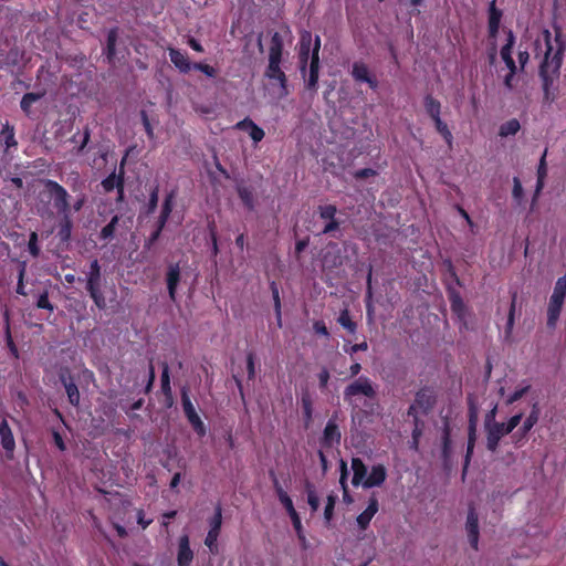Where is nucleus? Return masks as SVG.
<instances>
[{"instance_id":"f257e3e1","label":"nucleus","mask_w":566,"mask_h":566,"mask_svg":"<svg viewBox=\"0 0 566 566\" xmlns=\"http://www.w3.org/2000/svg\"><path fill=\"white\" fill-rule=\"evenodd\" d=\"M546 51L544 60L539 65V76L543 81V90L546 97H548L549 87L553 84V75H558L563 64L564 52L566 50V41L559 29L555 31L554 40L548 30L543 33Z\"/></svg>"},{"instance_id":"f03ea898","label":"nucleus","mask_w":566,"mask_h":566,"mask_svg":"<svg viewBox=\"0 0 566 566\" xmlns=\"http://www.w3.org/2000/svg\"><path fill=\"white\" fill-rule=\"evenodd\" d=\"M40 182L43 188L40 190L38 198L48 212L52 213L49 208L50 205H52L59 216L71 212L70 195L63 186L52 179H41Z\"/></svg>"},{"instance_id":"7ed1b4c3","label":"nucleus","mask_w":566,"mask_h":566,"mask_svg":"<svg viewBox=\"0 0 566 566\" xmlns=\"http://www.w3.org/2000/svg\"><path fill=\"white\" fill-rule=\"evenodd\" d=\"M85 282V289L94 305L101 311L105 310L107 307V303L102 290V269L97 259L91 261L90 269L86 272Z\"/></svg>"},{"instance_id":"20e7f679","label":"nucleus","mask_w":566,"mask_h":566,"mask_svg":"<svg viewBox=\"0 0 566 566\" xmlns=\"http://www.w3.org/2000/svg\"><path fill=\"white\" fill-rule=\"evenodd\" d=\"M438 392L432 385L420 387L416 394L413 402L408 407L407 416H427L437 403Z\"/></svg>"},{"instance_id":"39448f33","label":"nucleus","mask_w":566,"mask_h":566,"mask_svg":"<svg viewBox=\"0 0 566 566\" xmlns=\"http://www.w3.org/2000/svg\"><path fill=\"white\" fill-rule=\"evenodd\" d=\"M423 107L426 114L433 122L436 130L441 135L443 140L449 147H452L453 135L446 122L441 118V102L433 97L431 94H427L423 97Z\"/></svg>"},{"instance_id":"423d86ee","label":"nucleus","mask_w":566,"mask_h":566,"mask_svg":"<svg viewBox=\"0 0 566 566\" xmlns=\"http://www.w3.org/2000/svg\"><path fill=\"white\" fill-rule=\"evenodd\" d=\"M364 396L367 399H376L377 392L371 382V380L366 376H360L349 385H347L344 389V400L356 409L358 405L356 403V397Z\"/></svg>"},{"instance_id":"0eeeda50","label":"nucleus","mask_w":566,"mask_h":566,"mask_svg":"<svg viewBox=\"0 0 566 566\" xmlns=\"http://www.w3.org/2000/svg\"><path fill=\"white\" fill-rule=\"evenodd\" d=\"M282 60H268L264 76L270 81L272 86L279 87V96L286 97L290 94L287 85V76L281 67Z\"/></svg>"},{"instance_id":"6e6552de","label":"nucleus","mask_w":566,"mask_h":566,"mask_svg":"<svg viewBox=\"0 0 566 566\" xmlns=\"http://www.w3.org/2000/svg\"><path fill=\"white\" fill-rule=\"evenodd\" d=\"M181 405L184 409L185 417L187 418L188 422L195 430V432L203 437L206 434V426L199 415L197 413L193 403L190 400L189 397V389L185 386L181 388Z\"/></svg>"},{"instance_id":"1a4fd4ad","label":"nucleus","mask_w":566,"mask_h":566,"mask_svg":"<svg viewBox=\"0 0 566 566\" xmlns=\"http://www.w3.org/2000/svg\"><path fill=\"white\" fill-rule=\"evenodd\" d=\"M495 410H491L486 415L485 419V431H486V447L491 451H495L500 440L505 436L509 434L504 428L503 422H496L494 421Z\"/></svg>"},{"instance_id":"9d476101","label":"nucleus","mask_w":566,"mask_h":566,"mask_svg":"<svg viewBox=\"0 0 566 566\" xmlns=\"http://www.w3.org/2000/svg\"><path fill=\"white\" fill-rule=\"evenodd\" d=\"M319 51H321V38L315 35L314 46L312 49L311 62L308 67V76L305 82L306 90L316 93L318 88V76H319Z\"/></svg>"},{"instance_id":"9b49d317","label":"nucleus","mask_w":566,"mask_h":566,"mask_svg":"<svg viewBox=\"0 0 566 566\" xmlns=\"http://www.w3.org/2000/svg\"><path fill=\"white\" fill-rule=\"evenodd\" d=\"M318 216L326 223L322 229V234H333L340 228V222L336 219L337 208L335 205L318 206Z\"/></svg>"},{"instance_id":"f8f14e48","label":"nucleus","mask_w":566,"mask_h":566,"mask_svg":"<svg viewBox=\"0 0 566 566\" xmlns=\"http://www.w3.org/2000/svg\"><path fill=\"white\" fill-rule=\"evenodd\" d=\"M465 530L468 533V539L470 543V546L478 551L479 548V517L478 513L475 511V507L473 505L469 506L468 516H467V523H465Z\"/></svg>"},{"instance_id":"ddd939ff","label":"nucleus","mask_w":566,"mask_h":566,"mask_svg":"<svg viewBox=\"0 0 566 566\" xmlns=\"http://www.w3.org/2000/svg\"><path fill=\"white\" fill-rule=\"evenodd\" d=\"M160 391L164 396L163 405L165 408L170 409L175 405V398L170 385L169 366L167 361L161 363V376H160Z\"/></svg>"},{"instance_id":"4468645a","label":"nucleus","mask_w":566,"mask_h":566,"mask_svg":"<svg viewBox=\"0 0 566 566\" xmlns=\"http://www.w3.org/2000/svg\"><path fill=\"white\" fill-rule=\"evenodd\" d=\"M350 74L356 82L367 83L374 91L378 88L376 76L369 72L368 66L364 62H354Z\"/></svg>"},{"instance_id":"2eb2a0df","label":"nucleus","mask_w":566,"mask_h":566,"mask_svg":"<svg viewBox=\"0 0 566 566\" xmlns=\"http://www.w3.org/2000/svg\"><path fill=\"white\" fill-rule=\"evenodd\" d=\"M340 442V431L336 421L331 418L323 431V437L321 439L322 448H333L334 446L339 444Z\"/></svg>"},{"instance_id":"dca6fc26","label":"nucleus","mask_w":566,"mask_h":566,"mask_svg":"<svg viewBox=\"0 0 566 566\" xmlns=\"http://www.w3.org/2000/svg\"><path fill=\"white\" fill-rule=\"evenodd\" d=\"M193 560V552L190 548V541L187 534L179 537L177 564L178 566H190Z\"/></svg>"},{"instance_id":"f3484780","label":"nucleus","mask_w":566,"mask_h":566,"mask_svg":"<svg viewBox=\"0 0 566 566\" xmlns=\"http://www.w3.org/2000/svg\"><path fill=\"white\" fill-rule=\"evenodd\" d=\"M0 441L2 448L7 452V455L12 457L15 449V441L12 430L9 427L8 420L6 418L0 420Z\"/></svg>"},{"instance_id":"a211bd4d","label":"nucleus","mask_w":566,"mask_h":566,"mask_svg":"<svg viewBox=\"0 0 566 566\" xmlns=\"http://www.w3.org/2000/svg\"><path fill=\"white\" fill-rule=\"evenodd\" d=\"M235 128L248 132L249 136L255 144L260 143L265 136L263 128L258 126L250 117H245L238 122Z\"/></svg>"},{"instance_id":"6ab92c4d","label":"nucleus","mask_w":566,"mask_h":566,"mask_svg":"<svg viewBox=\"0 0 566 566\" xmlns=\"http://www.w3.org/2000/svg\"><path fill=\"white\" fill-rule=\"evenodd\" d=\"M448 298L452 313L460 319L464 321L467 316V306L460 295L454 289H448Z\"/></svg>"},{"instance_id":"aec40b11","label":"nucleus","mask_w":566,"mask_h":566,"mask_svg":"<svg viewBox=\"0 0 566 566\" xmlns=\"http://www.w3.org/2000/svg\"><path fill=\"white\" fill-rule=\"evenodd\" d=\"M180 282V266L178 263L170 264L166 273L168 294L171 301H176L177 286Z\"/></svg>"},{"instance_id":"412c9836","label":"nucleus","mask_w":566,"mask_h":566,"mask_svg":"<svg viewBox=\"0 0 566 566\" xmlns=\"http://www.w3.org/2000/svg\"><path fill=\"white\" fill-rule=\"evenodd\" d=\"M169 59L171 63L181 72V73H188L192 65L189 61V57L186 53L180 51L179 49L169 48L168 49Z\"/></svg>"},{"instance_id":"4be33fe9","label":"nucleus","mask_w":566,"mask_h":566,"mask_svg":"<svg viewBox=\"0 0 566 566\" xmlns=\"http://www.w3.org/2000/svg\"><path fill=\"white\" fill-rule=\"evenodd\" d=\"M379 504L376 497H370L367 507L357 516V524L360 530L365 531L369 524L371 518L378 512Z\"/></svg>"},{"instance_id":"5701e85b","label":"nucleus","mask_w":566,"mask_h":566,"mask_svg":"<svg viewBox=\"0 0 566 566\" xmlns=\"http://www.w3.org/2000/svg\"><path fill=\"white\" fill-rule=\"evenodd\" d=\"M503 12L495 6V0H492L489 6V38L495 39L502 19Z\"/></svg>"},{"instance_id":"b1692460","label":"nucleus","mask_w":566,"mask_h":566,"mask_svg":"<svg viewBox=\"0 0 566 566\" xmlns=\"http://www.w3.org/2000/svg\"><path fill=\"white\" fill-rule=\"evenodd\" d=\"M507 39L506 43L501 49V57L509 70L516 69L515 61L512 56V50L515 44V35L512 30H509L506 32Z\"/></svg>"},{"instance_id":"393cba45","label":"nucleus","mask_w":566,"mask_h":566,"mask_svg":"<svg viewBox=\"0 0 566 566\" xmlns=\"http://www.w3.org/2000/svg\"><path fill=\"white\" fill-rule=\"evenodd\" d=\"M60 380L65 388L69 402L72 406L77 407L80 405V391L73 378L71 376L67 378L64 375H61Z\"/></svg>"},{"instance_id":"a878e982","label":"nucleus","mask_w":566,"mask_h":566,"mask_svg":"<svg viewBox=\"0 0 566 566\" xmlns=\"http://www.w3.org/2000/svg\"><path fill=\"white\" fill-rule=\"evenodd\" d=\"M73 222L71 212L60 214L57 224V237L61 241L67 242L71 239Z\"/></svg>"},{"instance_id":"bb28decb","label":"nucleus","mask_w":566,"mask_h":566,"mask_svg":"<svg viewBox=\"0 0 566 566\" xmlns=\"http://www.w3.org/2000/svg\"><path fill=\"white\" fill-rule=\"evenodd\" d=\"M284 41L279 32H274L270 40L269 59L283 61Z\"/></svg>"},{"instance_id":"cd10ccee","label":"nucleus","mask_w":566,"mask_h":566,"mask_svg":"<svg viewBox=\"0 0 566 566\" xmlns=\"http://www.w3.org/2000/svg\"><path fill=\"white\" fill-rule=\"evenodd\" d=\"M386 479V470L382 464L373 467L370 473L364 481V488H373L380 485Z\"/></svg>"},{"instance_id":"c85d7f7f","label":"nucleus","mask_w":566,"mask_h":566,"mask_svg":"<svg viewBox=\"0 0 566 566\" xmlns=\"http://www.w3.org/2000/svg\"><path fill=\"white\" fill-rule=\"evenodd\" d=\"M541 415V408L537 401H534L532 405V409L527 418L525 419L522 427L518 429L517 432H521L523 437H525L532 428L537 423Z\"/></svg>"},{"instance_id":"c756f323","label":"nucleus","mask_w":566,"mask_h":566,"mask_svg":"<svg viewBox=\"0 0 566 566\" xmlns=\"http://www.w3.org/2000/svg\"><path fill=\"white\" fill-rule=\"evenodd\" d=\"M468 431H469L468 432L469 433L468 451H467L464 460L471 459V453H472L475 437H476V412L473 408L470 409V413H469Z\"/></svg>"},{"instance_id":"7c9ffc66","label":"nucleus","mask_w":566,"mask_h":566,"mask_svg":"<svg viewBox=\"0 0 566 566\" xmlns=\"http://www.w3.org/2000/svg\"><path fill=\"white\" fill-rule=\"evenodd\" d=\"M117 39H118V30H117V28H112L107 33L106 48L104 50V53L106 55L108 63H113L115 60Z\"/></svg>"},{"instance_id":"2f4dec72","label":"nucleus","mask_w":566,"mask_h":566,"mask_svg":"<svg viewBox=\"0 0 566 566\" xmlns=\"http://www.w3.org/2000/svg\"><path fill=\"white\" fill-rule=\"evenodd\" d=\"M566 297V274L558 277L555 283L553 294L551 295L549 302L554 304L563 305Z\"/></svg>"},{"instance_id":"473e14b6","label":"nucleus","mask_w":566,"mask_h":566,"mask_svg":"<svg viewBox=\"0 0 566 566\" xmlns=\"http://www.w3.org/2000/svg\"><path fill=\"white\" fill-rule=\"evenodd\" d=\"M45 95V91H41V92H32V93H25L20 102V107L22 109V112L27 115V116H30L32 111V105L40 101L43 96Z\"/></svg>"},{"instance_id":"72a5a7b5","label":"nucleus","mask_w":566,"mask_h":566,"mask_svg":"<svg viewBox=\"0 0 566 566\" xmlns=\"http://www.w3.org/2000/svg\"><path fill=\"white\" fill-rule=\"evenodd\" d=\"M237 192L243 206L250 211L254 210L255 200L253 189L251 187L240 185L237 187Z\"/></svg>"},{"instance_id":"f704fd0d","label":"nucleus","mask_w":566,"mask_h":566,"mask_svg":"<svg viewBox=\"0 0 566 566\" xmlns=\"http://www.w3.org/2000/svg\"><path fill=\"white\" fill-rule=\"evenodd\" d=\"M270 290H271L272 297H273L276 323H277V326L281 328L282 327L281 297H280L279 285L275 281L270 282Z\"/></svg>"},{"instance_id":"c9c22d12","label":"nucleus","mask_w":566,"mask_h":566,"mask_svg":"<svg viewBox=\"0 0 566 566\" xmlns=\"http://www.w3.org/2000/svg\"><path fill=\"white\" fill-rule=\"evenodd\" d=\"M301 407L303 413V420L307 426L313 419V399L310 392H303L301 397Z\"/></svg>"},{"instance_id":"e433bc0d","label":"nucleus","mask_w":566,"mask_h":566,"mask_svg":"<svg viewBox=\"0 0 566 566\" xmlns=\"http://www.w3.org/2000/svg\"><path fill=\"white\" fill-rule=\"evenodd\" d=\"M4 321H6L4 336H6L7 347L9 348L10 354L15 359H18L19 358V349H18V347L12 338V335H11L10 318H9L8 311H6V313H4Z\"/></svg>"},{"instance_id":"4c0bfd02","label":"nucleus","mask_w":566,"mask_h":566,"mask_svg":"<svg viewBox=\"0 0 566 566\" xmlns=\"http://www.w3.org/2000/svg\"><path fill=\"white\" fill-rule=\"evenodd\" d=\"M350 463H352V469L354 471L352 483L354 485L361 484L364 486V481L368 476L365 462H350Z\"/></svg>"},{"instance_id":"58836bf2","label":"nucleus","mask_w":566,"mask_h":566,"mask_svg":"<svg viewBox=\"0 0 566 566\" xmlns=\"http://www.w3.org/2000/svg\"><path fill=\"white\" fill-rule=\"evenodd\" d=\"M338 324L345 328L348 333L355 334L357 331V324L350 317L349 311L344 308L340 311L339 316L337 318Z\"/></svg>"},{"instance_id":"ea45409f","label":"nucleus","mask_w":566,"mask_h":566,"mask_svg":"<svg viewBox=\"0 0 566 566\" xmlns=\"http://www.w3.org/2000/svg\"><path fill=\"white\" fill-rule=\"evenodd\" d=\"M315 38L313 39V35L310 31L303 30L300 33V41H298V48L297 51L301 52H307L312 54V49L314 46Z\"/></svg>"},{"instance_id":"a19ab883","label":"nucleus","mask_w":566,"mask_h":566,"mask_svg":"<svg viewBox=\"0 0 566 566\" xmlns=\"http://www.w3.org/2000/svg\"><path fill=\"white\" fill-rule=\"evenodd\" d=\"M442 442V460H450L452 457V440L450 429L448 427L444 428L441 437Z\"/></svg>"},{"instance_id":"79ce46f5","label":"nucleus","mask_w":566,"mask_h":566,"mask_svg":"<svg viewBox=\"0 0 566 566\" xmlns=\"http://www.w3.org/2000/svg\"><path fill=\"white\" fill-rule=\"evenodd\" d=\"M521 128L520 122L516 118H512L500 126V136L507 137L515 135Z\"/></svg>"},{"instance_id":"37998d69","label":"nucleus","mask_w":566,"mask_h":566,"mask_svg":"<svg viewBox=\"0 0 566 566\" xmlns=\"http://www.w3.org/2000/svg\"><path fill=\"white\" fill-rule=\"evenodd\" d=\"M563 305L548 303L547 308V326L549 328H555L556 323L559 318Z\"/></svg>"},{"instance_id":"c03bdc74","label":"nucleus","mask_w":566,"mask_h":566,"mask_svg":"<svg viewBox=\"0 0 566 566\" xmlns=\"http://www.w3.org/2000/svg\"><path fill=\"white\" fill-rule=\"evenodd\" d=\"M222 526V507L220 504H218L214 509L213 516L209 520V531L212 533L220 534Z\"/></svg>"},{"instance_id":"a18cd8bd","label":"nucleus","mask_w":566,"mask_h":566,"mask_svg":"<svg viewBox=\"0 0 566 566\" xmlns=\"http://www.w3.org/2000/svg\"><path fill=\"white\" fill-rule=\"evenodd\" d=\"M0 138L6 145V148L9 149L11 147L17 146V140L14 137V129L13 127L9 126V124H6L0 133Z\"/></svg>"},{"instance_id":"49530a36","label":"nucleus","mask_w":566,"mask_h":566,"mask_svg":"<svg viewBox=\"0 0 566 566\" xmlns=\"http://www.w3.org/2000/svg\"><path fill=\"white\" fill-rule=\"evenodd\" d=\"M305 492L307 495V503L311 506L312 511H317L319 506V499L317 496L315 486L308 481L305 483Z\"/></svg>"},{"instance_id":"de8ad7c7","label":"nucleus","mask_w":566,"mask_h":566,"mask_svg":"<svg viewBox=\"0 0 566 566\" xmlns=\"http://www.w3.org/2000/svg\"><path fill=\"white\" fill-rule=\"evenodd\" d=\"M118 221H119V217L118 216H114L111 221L102 228L101 230V233H99V238L102 240H109L114 237V233L116 231V227L118 224Z\"/></svg>"},{"instance_id":"09e8293b","label":"nucleus","mask_w":566,"mask_h":566,"mask_svg":"<svg viewBox=\"0 0 566 566\" xmlns=\"http://www.w3.org/2000/svg\"><path fill=\"white\" fill-rule=\"evenodd\" d=\"M102 187L106 192H111L119 187V171H113L105 179L102 180Z\"/></svg>"},{"instance_id":"8fccbe9b","label":"nucleus","mask_w":566,"mask_h":566,"mask_svg":"<svg viewBox=\"0 0 566 566\" xmlns=\"http://www.w3.org/2000/svg\"><path fill=\"white\" fill-rule=\"evenodd\" d=\"M516 298H517V293L514 292L512 294V302H511V306H510V311H509V315H507V322H506V326H505L506 336L511 335V333L513 331Z\"/></svg>"},{"instance_id":"3c124183","label":"nucleus","mask_w":566,"mask_h":566,"mask_svg":"<svg viewBox=\"0 0 566 566\" xmlns=\"http://www.w3.org/2000/svg\"><path fill=\"white\" fill-rule=\"evenodd\" d=\"M412 418V423H413V428H412V432H411V437H412V440H420L422 433H423V429H424V421L418 417V416H410Z\"/></svg>"},{"instance_id":"603ef678","label":"nucleus","mask_w":566,"mask_h":566,"mask_svg":"<svg viewBox=\"0 0 566 566\" xmlns=\"http://www.w3.org/2000/svg\"><path fill=\"white\" fill-rule=\"evenodd\" d=\"M38 242V233L35 231H32L29 235L28 250L33 258H38L41 253V249Z\"/></svg>"},{"instance_id":"864d4df0","label":"nucleus","mask_w":566,"mask_h":566,"mask_svg":"<svg viewBox=\"0 0 566 566\" xmlns=\"http://www.w3.org/2000/svg\"><path fill=\"white\" fill-rule=\"evenodd\" d=\"M512 197L516 201L517 205H521L524 198V190L522 182L518 177L513 178V190Z\"/></svg>"},{"instance_id":"5fc2aeb1","label":"nucleus","mask_w":566,"mask_h":566,"mask_svg":"<svg viewBox=\"0 0 566 566\" xmlns=\"http://www.w3.org/2000/svg\"><path fill=\"white\" fill-rule=\"evenodd\" d=\"M298 69L303 77L306 76L307 65L311 62V53L297 51Z\"/></svg>"},{"instance_id":"6e6d98bb","label":"nucleus","mask_w":566,"mask_h":566,"mask_svg":"<svg viewBox=\"0 0 566 566\" xmlns=\"http://www.w3.org/2000/svg\"><path fill=\"white\" fill-rule=\"evenodd\" d=\"M546 156H547V148L543 151L539 163L537 166V180H541L545 182V179L547 177V163H546Z\"/></svg>"},{"instance_id":"4d7b16f0","label":"nucleus","mask_w":566,"mask_h":566,"mask_svg":"<svg viewBox=\"0 0 566 566\" xmlns=\"http://www.w3.org/2000/svg\"><path fill=\"white\" fill-rule=\"evenodd\" d=\"M25 271H27V264L25 262H22L20 264V269H19V274H18V284H17V290L15 292L19 294V295H27V292H25V286H24V276H25Z\"/></svg>"},{"instance_id":"13d9d810","label":"nucleus","mask_w":566,"mask_h":566,"mask_svg":"<svg viewBox=\"0 0 566 566\" xmlns=\"http://www.w3.org/2000/svg\"><path fill=\"white\" fill-rule=\"evenodd\" d=\"M317 379L319 390L325 391L331 379V374L327 367L324 366L321 368L319 373L317 374Z\"/></svg>"},{"instance_id":"bf43d9fd","label":"nucleus","mask_w":566,"mask_h":566,"mask_svg":"<svg viewBox=\"0 0 566 566\" xmlns=\"http://www.w3.org/2000/svg\"><path fill=\"white\" fill-rule=\"evenodd\" d=\"M336 500L337 496L334 494H329L327 496V502L324 510V518L326 523H329L333 517Z\"/></svg>"},{"instance_id":"052dcab7","label":"nucleus","mask_w":566,"mask_h":566,"mask_svg":"<svg viewBox=\"0 0 566 566\" xmlns=\"http://www.w3.org/2000/svg\"><path fill=\"white\" fill-rule=\"evenodd\" d=\"M220 534L208 532L205 538V545L209 548L211 554L218 553V537Z\"/></svg>"},{"instance_id":"680f3d73","label":"nucleus","mask_w":566,"mask_h":566,"mask_svg":"<svg viewBox=\"0 0 566 566\" xmlns=\"http://www.w3.org/2000/svg\"><path fill=\"white\" fill-rule=\"evenodd\" d=\"M176 198L175 190H171L167 196L165 197V200L161 206V213L168 214L170 217L172 209H174V201Z\"/></svg>"},{"instance_id":"e2e57ef3","label":"nucleus","mask_w":566,"mask_h":566,"mask_svg":"<svg viewBox=\"0 0 566 566\" xmlns=\"http://www.w3.org/2000/svg\"><path fill=\"white\" fill-rule=\"evenodd\" d=\"M159 187L155 186L150 193L147 205V213H154L158 206Z\"/></svg>"},{"instance_id":"0e129e2a","label":"nucleus","mask_w":566,"mask_h":566,"mask_svg":"<svg viewBox=\"0 0 566 566\" xmlns=\"http://www.w3.org/2000/svg\"><path fill=\"white\" fill-rule=\"evenodd\" d=\"M247 374L249 380L255 378V354L253 352L247 354Z\"/></svg>"},{"instance_id":"69168bd1","label":"nucleus","mask_w":566,"mask_h":566,"mask_svg":"<svg viewBox=\"0 0 566 566\" xmlns=\"http://www.w3.org/2000/svg\"><path fill=\"white\" fill-rule=\"evenodd\" d=\"M531 389V386L530 385H526V386H523L521 388H517L514 390L513 394H511L507 399H506V405H512L514 402H516L517 400H520L524 395H526L528 392V390Z\"/></svg>"},{"instance_id":"338daca9","label":"nucleus","mask_w":566,"mask_h":566,"mask_svg":"<svg viewBox=\"0 0 566 566\" xmlns=\"http://www.w3.org/2000/svg\"><path fill=\"white\" fill-rule=\"evenodd\" d=\"M36 307L42 308V310H48L50 312L54 311V305L50 302L49 294L46 291L43 292L42 294H40V296L36 301Z\"/></svg>"},{"instance_id":"774afa93","label":"nucleus","mask_w":566,"mask_h":566,"mask_svg":"<svg viewBox=\"0 0 566 566\" xmlns=\"http://www.w3.org/2000/svg\"><path fill=\"white\" fill-rule=\"evenodd\" d=\"M192 67L197 71L202 72L208 77H214L217 75V70L213 66L206 63H193Z\"/></svg>"}]
</instances>
